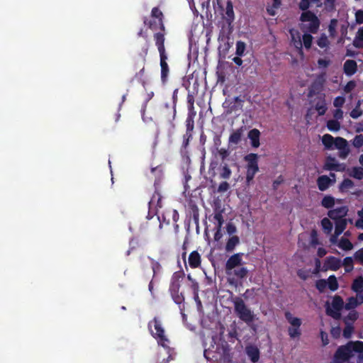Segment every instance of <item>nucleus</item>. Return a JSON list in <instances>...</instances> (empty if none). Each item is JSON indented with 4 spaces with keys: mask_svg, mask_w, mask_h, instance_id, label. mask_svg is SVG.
Returning a JSON list of instances; mask_svg holds the SVG:
<instances>
[{
    "mask_svg": "<svg viewBox=\"0 0 363 363\" xmlns=\"http://www.w3.org/2000/svg\"><path fill=\"white\" fill-rule=\"evenodd\" d=\"M354 352H363V342L350 341L345 345L340 346L334 354V360L337 363L347 362L353 356Z\"/></svg>",
    "mask_w": 363,
    "mask_h": 363,
    "instance_id": "1",
    "label": "nucleus"
},
{
    "mask_svg": "<svg viewBox=\"0 0 363 363\" xmlns=\"http://www.w3.org/2000/svg\"><path fill=\"white\" fill-rule=\"evenodd\" d=\"M153 38L155 42V45L157 48L160 57V67H161V80L163 84L167 81V77L169 72L168 64L167 62V55L165 51L164 41L165 38L161 33H154Z\"/></svg>",
    "mask_w": 363,
    "mask_h": 363,
    "instance_id": "2",
    "label": "nucleus"
},
{
    "mask_svg": "<svg viewBox=\"0 0 363 363\" xmlns=\"http://www.w3.org/2000/svg\"><path fill=\"white\" fill-rule=\"evenodd\" d=\"M234 311L236 315L243 322L250 325L255 320L254 313L246 306L244 301L236 297L234 301Z\"/></svg>",
    "mask_w": 363,
    "mask_h": 363,
    "instance_id": "3",
    "label": "nucleus"
},
{
    "mask_svg": "<svg viewBox=\"0 0 363 363\" xmlns=\"http://www.w3.org/2000/svg\"><path fill=\"white\" fill-rule=\"evenodd\" d=\"M148 328L152 337L157 340L158 344L170 350L169 347L167 345V343L169 342V340L165 336L164 330L162 326L160 320L157 318L155 317L152 320L149 322Z\"/></svg>",
    "mask_w": 363,
    "mask_h": 363,
    "instance_id": "4",
    "label": "nucleus"
},
{
    "mask_svg": "<svg viewBox=\"0 0 363 363\" xmlns=\"http://www.w3.org/2000/svg\"><path fill=\"white\" fill-rule=\"evenodd\" d=\"M244 160L247 162L246 182L249 184L259 172V156L256 153H250L244 157Z\"/></svg>",
    "mask_w": 363,
    "mask_h": 363,
    "instance_id": "5",
    "label": "nucleus"
},
{
    "mask_svg": "<svg viewBox=\"0 0 363 363\" xmlns=\"http://www.w3.org/2000/svg\"><path fill=\"white\" fill-rule=\"evenodd\" d=\"M284 316L288 323L291 325V326L288 328V334L289 337L291 339L299 338L301 335V319L299 318L294 317L289 311L285 312Z\"/></svg>",
    "mask_w": 363,
    "mask_h": 363,
    "instance_id": "6",
    "label": "nucleus"
},
{
    "mask_svg": "<svg viewBox=\"0 0 363 363\" xmlns=\"http://www.w3.org/2000/svg\"><path fill=\"white\" fill-rule=\"evenodd\" d=\"M332 308L330 306L326 308V313L335 319L340 318V311L345 308L343 299L341 296L335 295L332 301Z\"/></svg>",
    "mask_w": 363,
    "mask_h": 363,
    "instance_id": "7",
    "label": "nucleus"
},
{
    "mask_svg": "<svg viewBox=\"0 0 363 363\" xmlns=\"http://www.w3.org/2000/svg\"><path fill=\"white\" fill-rule=\"evenodd\" d=\"M243 253L238 252L231 255L225 264V273L228 276L232 275V270L242 264Z\"/></svg>",
    "mask_w": 363,
    "mask_h": 363,
    "instance_id": "8",
    "label": "nucleus"
},
{
    "mask_svg": "<svg viewBox=\"0 0 363 363\" xmlns=\"http://www.w3.org/2000/svg\"><path fill=\"white\" fill-rule=\"evenodd\" d=\"M219 45L218 48L220 57L225 58L228 50L230 48L229 43V38L225 36L223 34H220L218 36Z\"/></svg>",
    "mask_w": 363,
    "mask_h": 363,
    "instance_id": "9",
    "label": "nucleus"
},
{
    "mask_svg": "<svg viewBox=\"0 0 363 363\" xmlns=\"http://www.w3.org/2000/svg\"><path fill=\"white\" fill-rule=\"evenodd\" d=\"M151 17L154 19L158 20V24L160 26V31L156 32L155 33H162L165 38L166 31L165 26L164 24V15L163 13L158 7L152 8L151 11Z\"/></svg>",
    "mask_w": 363,
    "mask_h": 363,
    "instance_id": "10",
    "label": "nucleus"
},
{
    "mask_svg": "<svg viewBox=\"0 0 363 363\" xmlns=\"http://www.w3.org/2000/svg\"><path fill=\"white\" fill-rule=\"evenodd\" d=\"M323 169L325 170L328 171H336V172H340L344 170V167H342V164L338 163L335 157H333L331 156H328L326 157Z\"/></svg>",
    "mask_w": 363,
    "mask_h": 363,
    "instance_id": "11",
    "label": "nucleus"
},
{
    "mask_svg": "<svg viewBox=\"0 0 363 363\" xmlns=\"http://www.w3.org/2000/svg\"><path fill=\"white\" fill-rule=\"evenodd\" d=\"M183 275L184 274L180 272H177L173 274L169 289L170 294L179 292L180 281L183 278Z\"/></svg>",
    "mask_w": 363,
    "mask_h": 363,
    "instance_id": "12",
    "label": "nucleus"
},
{
    "mask_svg": "<svg viewBox=\"0 0 363 363\" xmlns=\"http://www.w3.org/2000/svg\"><path fill=\"white\" fill-rule=\"evenodd\" d=\"M138 37H142L145 39V42L144 45L142 46L141 52L139 53V55L142 57V60H143V62H146V56L147 55L149 47H150V42L148 40V35L146 33L144 32L143 29L141 28L138 33Z\"/></svg>",
    "mask_w": 363,
    "mask_h": 363,
    "instance_id": "13",
    "label": "nucleus"
},
{
    "mask_svg": "<svg viewBox=\"0 0 363 363\" xmlns=\"http://www.w3.org/2000/svg\"><path fill=\"white\" fill-rule=\"evenodd\" d=\"M342 266V262L340 259L333 257V256H329L326 257L325 262H324V267L326 269H330L333 271H337Z\"/></svg>",
    "mask_w": 363,
    "mask_h": 363,
    "instance_id": "14",
    "label": "nucleus"
},
{
    "mask_svg": "<svg viewBox=\"0 0 363 363\" xmlns=\"http://www.w3.org/2000/svg\"><path fill=\"white\" fill-rule=\"evenodd\" d=\"M347 208L345 206H341L335 209H333L328 211V216L333 220L338 219H343L347 215Z\"/></svg>",
    "mask_w": 363,
    "mask_h": 363,
    "instance_id": "15",
    "label": "nucleus"
},
{
    "mask_svg": "<svg viewBox=\"0 0 363 363\" xmlns=\"http://www.w3.org/2000/svg\"><path fill=\"white\" fill-rule=\"evenodd\" d=\"M245 130V126H241L238 129L233 130L229 136L228 143L232 145H238L242 140V138Z\"/></svg>",
    "mask_w": 363,
    "mask_h": 363,
    "instance_id": "16",
    "label": "nucleus"
},
{
    "mask_svg": "<svg viewBox=\"0 0 363 363\" xmlns=\"http://www.w3.org/2000/svg\"><path fill=\"white\" fill-rule=\"evenodd\" d=\"M188 263L191 269H196L201 267V257L197 250H194L189 254Z\"/></svg>",
    "mask_w": 363,
    "mask_h": 363,
    "instance_id": "17",
    "label": "nucleus"
},
{
    "mask_svg": "<svg viewBox=\"0 0 363 363\" xmlns=\"http://www.w3.org/2000/svg\"><path fill=\"white\" fill-rule=\"evenodd\" d=\"M309 23L308 25L306 24H303L301 26V29L303 30V31H306V32H308V33H316L319 29V27H320V20L318 19V18L311 21H308Z\"/></svg>",
    "mask_w": 363,
    "mask_h": 363,
    "instance_id": "18",
    "label": "nucleus"
},
{
    "mask_svg": "<svg viewBox=\"0 0 363 363\" xmlns=\"http://www.w3.org/2000/svg\"><path fill=\"white\" fill-rule=\"evenodd\" d=\"M228 26L230 27L235 19L233 5L231 0H228L225 8V16L224 17Z\"/></svg>",
    "mask_w": 363,
    "mask_h": 363,
    "instance_id": "19",
    "label": "nucleus"
},
{
    "mask_svg": "<svg viewBox=\"0 0 363 363\" xmlns=\"http://www.w3.org/2000/svg\"><path fill=\"white\" fill-rule=\"evenodd\" d=\"M246 354L253 363H256L259 359L260 352L259 349L255 345H248L245 349Z\"/></svg>",
    "mask_w": 363,
    "mask_h": 363,
    "instance_id": "20",
    "label": "nucleus"
},
{
    "mask_svg": "<svg viewBox=\"0 0 363 363\" xmlns=\"http://www.w3.org/2000/svg\"><path fill=\"white\" fill-rule=\"evenodd\" d=\"M344 72L347 76L354 74L357 70V62L353 60H347L345 62L343 65Z\"/></svg>",
    "mask_w": 363,
    "mask_h": 363,
    "instance_id": "21",
    "label": "nucleus"
},
{
    "mask_svg": "<svg viewBox=\"0 0 363 363\" xmlns=\"http://www.w3.org/2000/svg\"><path fill=\"white\" fill-rule=\"evenodd\" d=\"M334 181L326 175L320 176L317 179V185L320 191L327 190Z\"/></svg>",
    "mask_w": 363,
    "mask_h": 363,
    "instance_id": "22",
    "label": "nucleus"
},
{
    "mask_svg": "<svg viewBox=\"0 0 363 363\" xmlns=\"http://www.w3.org/2000/svg\"><path fill=\"white\" fill-rule=\"evenodd\" d=\"M247 136L248 138L250 140L252 147L257 148L260 145V132L258 129L253 128L250 130L248 133Z\"/></svg>",
    "mask_w": 363,
    "mask_h": 363,
    "instance_id": "23",
    "label": "nucleus"
},
{
    "mask_svg": "<svg viewBox=\"0 0 363 363\" xmlns=\"http://www.w3.org/2000/svg\"><path fill=\"white\" fill-rule=\"evenodd\" d=\"M240 243V238L237 235H233L230 237L225 245V250L227 252H233L235 247L239 245Z\"/></svg>",
    "mask_w": 363,
    "mask_h": 363,
    "instance_id": "24",
    "label": "nucleus"
},
{
    "mask_svg": "<svg viewBox=\"0 0 363 363\" xmlns=\"http://www.w3.org/2000/svg\"><path fill=\"white\" fill-rule=\"evenodd\" d=\"M359 298L360 301H358L356 297H350L345 304V308L346 310H352L355 308L358 305L362 304L363 303V296H360Z\"/></svg>",
    "mask_w": 363,
    "mask_h": 363,
    "instance_id": "25",
    "label": "nucleus"
},
{
    "mask_svg": "<svg viewBox=\"0 0 363 363\" xmlns=\"http://www.w3.org/2000/svg\"><path fill=\"white\" fill-rule=\"evenodd\" d=\"M352 290L357 293L361 294L363 291V277L359 276L356 279H354L352 286Z\"/></svg>",
    "mask_w": 363,
    "mask_h": 363,
    "instance_id": "26",
    "label": "nucleus"
},
{
    "mask_svg": "<svg viewBox=\"0 0 363 363\" xmlns=\"http://www.w3.org/2000/svg\"><path fill=\"white\" fill-rule=\"evenodd\" d=\"M248 269L245 267H238L232 270V275L237 279H242L247 276Z\"/></svg>",
    "mask_w": 363,
    "mask_h": 363,
    "instance_id": "27",
    "label": "nucleus"
},
{
    "mask_svg": "<svg viewBox=\"0 0 363 363\" xmlns=\"http://www.w3.org/2000/svg\"><path fill=\"white\" fill-rule=\"evenodd\" d=\"M335 139V138H334L330 134L323 135V136L322 137V143H323V145L325 146V149H327V150L333 149Z\"/></svg>",
    "mask_w": 363,
    "mask_h": 363,
    "instance_id": "28",
    "label": "nucleus"
},
{
    "mask_svg": "<svg viewBox=\"0 0 363 363\" xmlns=\"http://www.w3.org/2000/svg\"><path fill=\"white\" fill-rule=\"evenodd\" d=\"M347 220L346 218L338 219L335 220V231L337 234H342L347 227Z\"/></svg>",
    "mask_w": 363,
    "mask_h": 363,
    "instance_id": "29",
    "label": "nucleus"
},
{
    "mask_svg": "<svg viewBox=\"0 0 363 363\" xmlns=\"http://www.w3.org/2000/svg\"><path fill=\"white\" fill-rule=\"evenodd\" d=\"M143 23L152 31L160 30V26L158 24L157 19L148 20L147 17H144Z\"/></svg>",
    "mask_w": 363,
    "mask_h": 363,
    "instance_id": "30",
    "label": "nucleus"
},
{
    "mask_svg": "<svg viewBox=\"0 0 363 363\" xmlns=\"http://www.w3.org/2000/svg\"><path fill=\"white\" fill-rule=\"evenodd\" d=\"M338 247L345 251L351 250L353 248L352 243L350 241L349 239L345 238H342L338 244Z\"/></svg>",
    "mask_w": 363,
    "mask_h": 363,
    "instance_id": "31",
    "label": "nucleus"
},
{
    "mask_svg": "<svg viewBox=\"0 0 363 363\" xmlns=\"http://www.w3.org/2000/svg\"><path fill=\"white\" fill-rule=\"evenodd\" d=\"M321 225L324 233L327 235L330 234L333 228L332 222L328 218H324L321 220Z\"/></svg>",
    "mask_w": 363,
    "mask_h": 363,
    "instance_id": "32",
    "label": "nucleus"
},
{
    "mask_svg": "<svg viewBox=\"0 0 363 363\" xmlns=\"http://www.w3.org/2000/svg\"><path fill=\"white\" fill-rule=\"evenodd\" d=\"M317 16L311 11H303L300 16V21L301 22H308L317 18Z\"/></svg>",
    "mask_w": 363,
    "mask_h": 363,
    "instance_id": "33",
    "label": "nucleus"
},
{
    "mask_svg": "<svg viewBox=\"0 0 363 363\" xmlns=\"http://www.w3.org/2000/svg\"><path fill=\"white\" fill-rule=\"evenodd\" d=\"M145 62H143V65H145ZM135 78L143 85V87L146 85L145 66L140 69L135 75Z\"/></svg>",
    "mask_w": 363,
    "mask_h": 363,
    "instance_id": "34",
    "label": "nucleus"
},
{
    "mask_svg": "<svg viewBox=\"0 0 363 363\" xmlns=\"http://www.w3.org/2000/svg\"><path fill=\"white\" fill-rule=\"evenodd\" d=\"M347 146H348V143L346 139L341 137L335 138L333 148L341 150L347 147Z\"/></svg>",
    "mask_w": 363,
    "mask_h": 363,
    "instance_id": "35",
    "label": "nucleus"
},
{
    "mask_svg": "<svg viewBox=\"0 0 363 363\" xmlns=\"http://www.w3.org/2000/svg\"><path fill=\"white\" fill-rule=\"evenodd\" d=\"M215 211L216 213L213 215V220L217 222L216 227L222 228L224 223L223 216V210L216 209Z\"/></svg>",
    "mask_w": 363,
    "mask_h": 363,
    "instance_id": "36",
    "label": "nucleus"
},
{
    "mask_svg": "<svg viewBox=\"0 0 363 363\" xmlns=\"http://www.w3.org/2000/svg\"><path fill=\"white\" fill-rule=\"evenodd\" d=\"M171 296L174 300V303L179 305L181 311H182L183 308H182V305H183V303L184 301V296L183 295V294L177 292V294H172ZM182 306L184 307V306Z\"/></svg>",
    "mask_w": 363,
    "mask_h": 363,
    "instance_id": "37",
    "label": "nucleus"
},
{
    "mask_svg": "<svg viewBox=\"0 0 363 363\" xmlns=\"http://www.w3.org/2000/svg\"><path fill=\"white\" fill-rule=\"evenodd\" d=\"M342 265L344 266L346 272H350L354 269L353 259L351 257H347L343 259Z\"/></svg>",
    "mask_w": 363,
    "mask_h": 363,
    "instance_id": "38",
    "label": "nucleus"
},
{
    "mask_svg": "<svg viewBox=\"0 0 363 363\" xmlns=\"http://www.w3.org/2000/svg\"><path fill=\"white\" fill-rule=\"evenodd\" d=\"M322 90V84L316 82L312 83L309 88V96H313L318 94Z\"/></svg>",
    "mask_w": 363,
    "mask_h": 363,
    "instance_id": "39",
    "label": "nucleus"
},
{
    "mask_svg": "<svg viewBox=\"0 0 363 363\" xmlns=\"http://www.w3.org/2000/svg\"><path fill=\"white\" fill-rule=\"evenodd\" d=\"M321 205L326 208H331L335 205V199L331 196H325L321 201Z\"/></svg>",
    "mask_w": 363,
    "mask_h": 363,
    "instance_id": "40",
    "label": "nucleus"
},
{
    "mask_svg": "<svg viewBox=\"0 0 363 363\" xmlns=\"http://www.w3.org/2000/svg\"><path fill=\"white\" fill-rule=\"evenodd\" d=\"M232 174L231 169L229 168L227 164L222 166L220 172V178L224 179H228Z\"/></svg>",
    "mask_w": 363,
    "mask_h": 363,
    "instance_id": "41",
    "label": "nucleus"
},
{
    "mask_svg": "<svg viewBox=\"0 0 363 363\" xmlns=\"http://www.w3.org/2000/svg\"><path fill=\"white\" fill-rule=\"evenodd\" d=\"M327 286H328V288L332 291H335L338 289V283L336 277L334 275H331L328 277Z\"/></svg>",
    "mask_w": 363,
    "mask_h": 363,
    "instance_id": "42",
    "label": "nucleus"
},
{
    "mask_svg": "<svg viewBox=\"0 0 363 363\" xmlns=\"http://www.w3.org/2000/svg\"><path fill=\"white\" fill-rule=\"evenodd\" d=\"M327 128L329 130L336 132L340 128V123L337 120H329L327 122Z\"/></svg>",
    "mask_w": 363,
    "mask_h": 363,
    "instance_id": "43",
    "label": "nucleus"
},
{
    "mask_svg": "<svg viewBox=\"0 0 363 363\" xmlns=\"http://www.w3.org/2000/svg\"><path fill=\"white\" fill-rule=\"evenodd\" d=\"M354 186V182L350 179H345L340 184V191H346Z\"/></svg>",
    "mask_w": 363,
    "mask_h": 363,
    "instance_id": "44",
    "label": "nucleus"
},
{
    "mask_svg": "<svg viewBox=\"0 0 363 363\" xmlns=\"http://www.w3.org/2000/svg\"><path fill=\"white\" fill-rule=\"evenodd\" d=\"M316 43H317V45L320 48H327L329 45V43H330L329 40L328 39V37L326 36V35L325 33H323V34L320 35V36L317 40Z\"/></svg>",
    "mask_w": 363,
    "mask_h": 363,
    "instance_id": "45",
    "label": "nucleus"
},
{
    "mask_svg": "<svg viewBox=\"0 0 363 363\" xmlns=\"http://www.w3.org/2000/svg\"><path fill=\"white\" fill-rule=\"evenodd\" d=\"M246 49V45L244 42L239 40L236 43V52L238 56H243Z\"/></svg>",
    "mask_w": 363,
    "mask_h": 363,
    "instance_id": "46",
    "label": "nucleus"
},
{
    "mask_svg": "<svg viewBox=\"0 0 363 363\" xmlns=\"http://www.w3.org/2000/svg\"><path fill=\"white\" fill-rule=\"evenodd\" d=\"M351 176L357 179H363V168L360 167H355L352 169Z\"/></svg>",
    "mask_w": 363,
    "mask_h": 363,
    "instance_id": "47",
    "label": "nucleus"
},
{
    "mask_svg": "<svg viewBox=\"0 0 363 363\" xmlns=\"http://www.w3.org/2000/svg\"><path fill=\"white\" fill-rule=\"evenodd\" d=\"M313 42V36L310 33H304L303 35V43L306 49L311 48Z\"/></svg>",
    "mask_w": 363,
    "mask_h": 363,
    "instance_id": "48",
    "label": "nucleus"
},
{
    "mask_svg": "<svg viewBox=\"0 0 363 363\" xmlns=\"http://www.w3.org/2000/svg\"><path fill=\"white\" fill-rule=\"evenodd\" d=\"M195 115V113H193V115L189 114L186 120V132H191L194 127V116Z\"/></svg>",
    "mask_w": 363,
    "mask_h": 363,
    "instance_id": "49",
    "label": "nucleus"
},
{
    "mask_svg": "<svg viewBox=\"0 0 363 363\" xmlns=\"http://www.w3.org/2000/svg\"><path fill=\"white\" fill-rule=\"evenodd\" d=\"M352 145L357 148L363 146V135H357L352 140Z\"/></svg>",
    "mask_w": 363,
    "mask_h": 363,
    "instance_id": "50",
    "label": "nucleus"
},
{
    "mask_svg": "<svg viewBox=\"0 0 363 363\" xmlns=\"http://www.w3.org/2000/svg\"><path fill=\"white\" fill-rule=\"evenodd\" d=\"M337 21L335 18L331 19L329 26L328 31L330 36H334L336 33V26H337Z\"/></svg>",
    "mask_w": 363,
    "mask_h": 363,
    "instance_id": "51",
    "label": "nucleus"
},
{
    "mask_svg": "<svg viewBox=\"0 0 363 363\" xmlns=\"http://www.w3.org/2000/svg\"><path fill=\"white\" fill-rule=\"evenodd\" d=\"M354 259L360 264L363 265V247L356 251L354 254Z\"/></svg>",
    "mask_w": 363,
    "mask_h": 363,
    "instance_id": "52",
    "label": "nucleus"
},
{
    "mask_svg": "<svg viewBox=\"0 0 363 363\" xmlns=\"http://www.w3.org/2000/svg\"><path fill=\"white\" fill-rule=\"evenodd\" d=\"M315 287L319 291L323 292L327 287V281L325 279L318 280L315 283Z\"/></svg>",
    "mask_w": 363,
    "mask_h": 363,
    "instance_id": "53",
    "label": "nucleus"
},
{
    "mask_svg": "<svg viewBox=\"0 0 363 363\" xmlns=\"http://www.w3.org/2000/svg\"><path fill=\"white\" fill-rule=\"evenodd\" d=\"M362 114V111L359 108V106H357L354 108H353L350 115V116L354 118V119H356L357 118H359V116H361Z\"/></svg>",
    "mask_w": 363,
    "mask_h": 363,
    "instance_id": "54",
    "label": "nucleus"
},
{
    "mask_svg": "<svg viewBox=\"0 0 363 363\" xmlns=\"http://www.w3.org/2000/svg\"><path fill=\"white\" fill-rule=\"evenodd\" d=\"M353 330L354 328L352 325H347L343 330V336L345 338H350Z\"/></svg>",
    "mask_w": 363,
    "mask_h": 363,
    "instance_id": "55",
    "label": "nucleus"
},
{
    "mask_svg": "<svg viewBox=\"0 0 363 363\" xmlns=\"http://www.w3.org/2000/svg\"><path fill=\"white\" fill-rule=\"evenodd\" d=\"M310 1L309 0H301L298 4V8L303 11H308V9L310 7Z\"/></svg>",
    "mask_w": 363,
    "mask_h": 363,
    "instance_id": "56",
    "label": "nucleus"
},
{
    "mask_svg": "<svg viewBox=\"0 0 363 363\" xmlns=\"http://www.w3.org/2000/svg\"><path fill=\"white\" fill-rule=\"evenodd\" d=\"M230 188V185L227 182H222L218 188V191L219 193H223L227 191Z\"/></svg>",
    "mask_w": 363,
    "mask_h": 363,
    "instance_id": "57",
    "label": "nucleus"
},
{
    "mask_svg": "<svg viewBox=\"0 0 363 363\" xmlns=\"http://www.w3.org/2000/svg\"><path fill=\"white\" fill-rule=\"evenodd\" d=\"M345 99L343 96H337L335 99L333 104L335 107L340 108L343 106Z\"/></svg>",
    "mask_w": 363,
    "mask_h": 363,
    "instance_id": "58",
    "label": "nucleus"
},
{
    "mask_svg": "<svg viewBox=\"0 0 363 363\" xmlns=\"http://www.w3.org/2000/svg\"><path fill=\"white\" fill-rule=\"evenodd\" d=\"M324 4L328 11H333L335 9V0H325Z\"/></svg>",
    "mask_w": 363,
    "mask_h": 363,
    "instance_id": "59",
    "label": "nucleus"
},
{
    "mask_svg": "<svg viewBox=\"0 0 363 363\" xmlns=\"http://www.w3.org/2000/svg\"><path fill=\"white\" fill-rule=\"evenodd\" d=\"M284 182V178L281 175L279 176L277 179L273 182L272 187L274 190H277L278 186Z\"/></svg>",
    "mask_w": 363,
    "mask_h": 363,
    "instance_id": "60",
    "label": "nucleus"
},
{
    "mask_svg": "<svg viewBox=\"0 0 363 363\" xmlns=\"http://www.w3.org/2000/svg\"><path fill=\"white\" fill-rule=\"evenodd\" d=\"M355 18L357 23H363V10H358L355 13Z\"/></svg>",
    "mask_w": 363,
    "mask_h": 363,
    "instance_id": "61",
    "label": "nucleus"
},
{
    "mask_svg": "<svg viewBox=\"0 0 363 363\" xmlns=\"http://www.w3.org/2000/svg\"><path fill=\"white\" fill-rule=\"evenodd\" d=\"M226 230L229 235H233L237 231V228L234 224L229 223L226 226Z\"/></svg>",
    "mask_w": 363,
    "mask_h": 363,
    "instance_id": "62",
    "label": "nucleus"
},
{
    "mask_svg": "<svg viewBox=\"0 0 363 363\" xmlns=\"http://www.w3.org/2000/svg\"><path fill=\"white\" fill-rule=\"evenodd\" d=\"M347 318L351 321H355L357 318H358V313L357 311H350L347 316Z\"/></svg>",
    "mask_w": 363,
    "mask_h": 363,
    "instance_id": "63",
    "label": "nucleus"
},
{
    "mask_svg": "<svg viewBox=\"0 0 363 363\" xmlns=\"http://www.w3.org/2000/svg\"><path fill=\"white\" fill-rule=\"evenodd\" d=\"M335 120H341L343 118V111L340 108H337L333 113Z\"/></svg>",
    "mask_w": 363,
    "mask_h": 363,
    "instance_id": "64",
    "label": "nucleus"
}]
</instances>
